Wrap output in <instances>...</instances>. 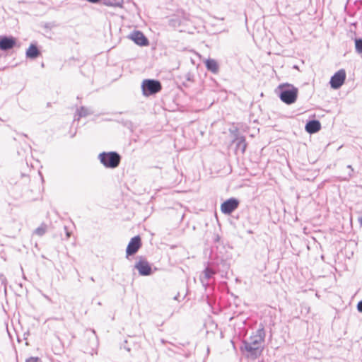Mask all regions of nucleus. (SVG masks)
I'll list each match as a JSON object with an SVG mask.
<instances>
[{"label": "nucleus", "instance_id": "obj_10", "mask_svg": "<svg viewBox=\"0 0 362 362\" xmlns=\"http://www.w3.org/2000/svg\"><path fill=\"white\" fill-rule=\"evenodd\" d=\"M321 129V124L317 120L308 122L305 125V130L310 134H314L319 132Z\"/></svg>", "mask_w": 362, "mask_h": 362}, {"label": "nucleus", "instance_id": "obj_3", "mask_svg": "<svg viewBox=\"0 0 362 362\" xmlns=\"http://www.w3.org/2000/svg\"><path fill=\"white\" fill-rule=\"evenodd\" d=\"M141 90L144 96L148 97L160 92L162 85L159 81L153 79H145L141 83Z\"/></svg>", "mask_w": 362, "mask_h": 362}, {"label": "nucleus", "instance_id": "obj_18", "mask_svg": "<svg viewBox=\"0 0 362 362\" xmlns=\"http://www.w3.org/2000/svg\"><path fill=\"white\" fill-rule=\"evenodd\" d=\"M358 222L362 226V216L358 218Z\"/></svg>", "mask_w": 362, "mask_h": 362}, {"label": "nucleus", "instance_id": "obj_15", "mask_svg": "<svg viewBox=\"0 0 362 362\" xmlns=\"http://www.w3.org/2000/svg\"><path fill=\"white\" fill-rule=\"evenodd\" d=\"M25 362H42V361L38 357H30L25 361Z\"/></svg>", "mask_w": 362, "mask_h": 362}, {"label": "nucleus", "instance_id": "obj_7", "mask_svg": "<svg viewBox=\"0 0 362 362\" xmlns=\"http://www.w3.org/2000/svg\"><path fill=\"white\" fill-rule=\"evenodd\" d=\"M135 267L142 276H148L152 273L151 267L146 259H139L136 263Z\"/></svg>", "mask_w": 362, "mask_h": 362}, {"label": "nucleus", "instance_id": "obj_6", "mask_svg": "<svg viewBox=\"0 0 362 362\" xmlns=\"http://www.w3.org/2000/svg\"><path fill=\"white\" fill-rule=\"evenodd\" d=\"M141 247V240L140 236L136 235L132 238L126 250V253L127 256L134 255Z\"/></svg>", "mask_w": 362, "mask_h": 362}, {"label": "nucleus", "instance_id": "obj_5", "mask_svg": "<svg viewBox=\"0 0 362 362\" xmlns=\"http://www.w3.org/2000/svg\"><path fill=\"white\" fill-rule=\"evenodd\" d=\"M239 206V201L235 198H230L221 205V210L225 214H230Z\"/></svg>", "mask_w": 362, "mask_h": 362}, {"label": "nucleus", "instance_id": "obj_14", "mask_svg": "<svg viewBox=\"0 0 362 362\" xmlns=\"http://www.w3.org/2000/svg\"><path fill=\"white\" fill-rule=\"evenodd\" d=\"M355 47L358 53H362V39L355 40Z\"/></svg>", "mask_w": 362, "mask_h": 362}, {"label": "nucleus", "instance_id": "obj_8", "mask_svg": "<svg viewBox=\"0 0 362 362\" xmlns=\"http://www.w3.org/2000/svg\"><path fill=\"white\" fill-rule=\"evenodd\" d=\"M16 44V40L13 37H0V49L8 50L15 47Z\"/></svg>", "mask_w": 362, "mask_h": 362}, {"label": "nucleus", "instance_id": "obj_9", "mask_svg": "<svg viewBox=\"0 0 362 362\" xmlns=\"http://www.w3.org/2000/svg\"><path fill=\"white\" fill-rule=\"evenodd\" d=\"M129 37L140 46H146L148 45V39L141 31H134L131 33Z\"/></svg>", "mask_w": 362, "mask_h": 362}, {"label": "nucleus", "instance_id": "obj_12", "mask_svg": "<svg viewBox=\"0 0 362 362\" xmlns=\"http://www.w3.org/2000/svg\"><path fill=\"white\" fill-rule=\"evenodd\" d=\"M40 54L37 47L34 45H30L26 51V56L28 58L35 59Z\"/></svg>", "mask_w": 362, "mask_h": 362}, {"label": "nucleus", "instance_id": "obj_17", "mask_svg": "<svg viewBox=\"0 0 362 362\" xmlns=\"http://www.w3.org/2000/svg\"><path fill=\"white\" fill-rule=\"evenodd\" d=\"M88 1L91 3H97V2L100 1V0H88Z\"/></svg>", "mask_w": 362, "mask_h": 362}, {"label": "nucleus", "instance_id": "obj_13", "mask_svg": "<svg viewBox=\"0 0 362 362\" xmlns=\"http://www.w3.org/2000/svg\"><path fill=\"white\" fill-rule=\"evenodd\" d=\"M46 230H47L46 226L42 225V226L38 227L37 228H36L34 233H35V234H36L38 236H42L45 233Z\"/></svg>", "mask_w": 362, "mask_h": 362}, {"label": "nucleus", "instance_id": "obj_4", "mask_svg": "<svg viewBox=\"0 0 362 362\" xmlns=\"http://www.w3.org/2000/svg\"><path fill=\"white\" fill-rule=\"evenodd\" d=\"M346 79V72L344 69H340L336 72L330 79L331 87L334 89L340 88Z\"/></svg>", "mask_w": 362, "mask_h": 362}, {"label": "nucleus", "instance_id": "obj_16", "mask_svg": "<svg viewBox=\"0 0 362 362\" xmlns=\"http://www.w3.org/2000/svg\"><path fill=\"white\" fill-rule=\"evenodd\" d=\"M357 309L359 312H361L362 313V300L358 302V305H357Z\"/></svg>", "mask_w": 362, "mask_h": 362}, {"label": "nucleus", "instance_id": "obj_1", "mask_svg": "<svg viewBox=\"0 0 362 362\" xmlns=\"http://www.w3.org/2000/svg\"><path fill=\"white\" fill-rule=\"evenodd\" d=\"M279 88L281 90L279 98L284 103L291 105L296 101L298 94L297 88L288 83H284L279 85Z\"/></svg>", "mask_w": 362, "mask_h": 362}, {"label": "nucleus", "instance_id": "obj_2", "mask_svg": "<svg viewBox=\"0 0 362 362\" xmlns=\"http://www.w3.org/2000/svg\"><path fill=\"white\" fill-rule=\"evenodd\" d=\"M99 160L106 168H115L120 163L121 157L116 152H103L99 154Z\"/></svg>", "mask_w": 362, "mask_h": 362}, {"label": "nucleus", "instance_id": "obj_11", "mask_svg": "<svg viewBox=\"0 0 362 362\" xmlns=\"http://www.w3.org/2000/svg\"><path fill=\"white\" fill-rule=\"evenodd\" d=\"M204 64L206 65V69L209 71H210L214 74L218 72V65L216 60H214L213 59H208L205 61Z\"/></svg>", "mask_w": 362, "mask_h": 362}]
</instances>
